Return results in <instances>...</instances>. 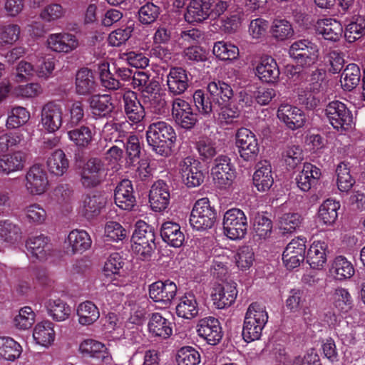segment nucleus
Returning a JSON list of instances; mask_svg holds the SVG:
<instances>
[{"label":"nucleus","mask_w":365,"mask_h":365,"mask_svg":"<svg viewBox=\"0 0 365 365\" xmlns=\"http://www.w3.org/2000/svg\"><path fill=\"white\" fill-rule=\"evenodd\" d=\"M289 53L297 63L290 70L292 78L296 77L294 80L306 81L309 75V68L316 63L318 58L317 46L309 40L297 41L291 45Z\"/></svg>","instance_id":"nucleus-1"},{"label":"nucleus","mask_w":365,"mask_h":365,"mask_svg":"<svg viewBox=\"0 0 365 365\" xmlns=\"http://www.w3.org/2000/svg\"><path fill=\"white\" fill-rule=\"evenodd\" d=\"M146 139L154 153L163 157H168L173 153L172 148L176 135L171 125L164 121H158L149 125L146 131Z\"/></svg>","instance_id":"nucleus-2"},{"label":"nucleus","mask_w":365,"mask_h":365,"mask_svg":"<svg viewBox=\"0 0 365 365\" xmlns=\"http://www.w3.org/2000/svg\"><path fill=\"white\" fill-rule=\"evenodd\" d=\"M228 7L229 3L222 0H191L184 17L190 24L201 23L210 17H220Z\"/></svg>","instance_id":"nucleus-3"},{"label":"nucleus","mask_w":365,"mask_h":365,"mask_svg":"<svg viewBox=\"0 0 365 365\" xmlns=\"http://www.w3.org/2000/svg\"><path fill=\"white\" fill-rule=\"evenodd\" d=\"M155 240L153 227L143 221L137 222L132 236V247L134 252L144 258L150 257L156 247Z\"/></svg>","instance_id":"nucleus-4"},{"label":"nucleus","mask_w":365,"mask_h":365,"mask_svg":"<svg viewBox=\"0 0 365 365\" xmlns=\"http://www.w3.org/2000/svg\"><path fill=\"white\" fill-rule=\"evenodd\" d=\"M216 221V212L207 198L198 200L190 216L191 226L197 230L211 228Z\"/></svg>","instance_id":"nucleus-5"},{"label":"nucleus","mask_w":365,"mask_h":365,"mask_svg":"<svg viewBox=\"0 0 365 365\" xmlns=\"http://www.w3.org/2000/svg\"><path fill=\"white\" fill-rule=\"evenodd\" d=\"M106 170L105 163L100 158H90L81 171V185L85 188L97 187L104 181Z\"/></svg>","instance_id":"nucleus-6"},{"label":"nucleus","mask_w":365,"mask_h":365,"mask_svg":"<svg viewBox=\"0 0 365 365\" xmlns=\"http://www.w3.org/2000/svg\"><path fill=\"white\" fill-rule=\"evenodd\" d=\"M224 234L231 240L243 238L247 230V217L239 209H231L224 215Z\"/></svg>","instance_id":"nucleus-7"},{"label":"nucleus","mask_w":365,"mask_h":365,"mask_svg":"<svg viewBox=\"0 0 365 365\" xmlns=\"http://www.w3.org/2000/svg\"><path fill=\"white\" fill-rule=\"evenodd\" d=\"M325 113L334 129L338 131L351 129L353 116L344 103L339 101H331L327 106Z\"/></svg>","instance_id":"nucleus-8"},{"label":"nucleus","mask_w":365,"mask_h":365,"mask_svg":"<svg viewBox=\"0 0 365 365\" xmlns=\"http://www.w3.org/2000/svg\"><path fill=\"white\" fill-rule=\"evenodd\" d=\"M235 137L240 157L246 161H255L259 153L256 135L250 130L241 128L237 130Z\"/></svg>","instance_id":"nucleus-9"},{"label":"nucleus","mask_w":365,"mask_h":365,"mask_svg":"<svg viewBox=\"0 0 365 365\" xmlns=\"http://www.w3.org/2000/svg\"><path fill=\"white\" fill-rule=\"evenodd\" d=\"M179 169L182 181L188 187H195L203 182L205 177L197 160L187 157L180 162Z\"/></svg>","instance_id":"nucleus-10"},{"label":"nucleus","mask_w":365,"mask_h":365,"mask_svg":"<svg viewBox=\"0 0 365 365\" xmlns=\"http://www.w3.org/2000/svg\"><path fill=\"white\" fill-rule=\"evenodd\" d=\"M237 295L236 283L233 282H222L216 284L212 292V299L218 309H224L231 306Z\"/></svg>","instance_id":"nucleus-11"},{"label":"nucleus","mask_w":365,"mask_h":365,"mask_svg":"<svg viewBox=\"0 0 365 365\" xmlns=\"http://www.w3.org/2000/svg\"><path fill=\"white\" fill-rule=\"evenodd\" d=\"M26 188L31 195H41L48 186L45 170L40 165H32L26 174Z\"/></svg>","instance_id":"nucleus-12"},{"label":"nucleus","mask_w":365,"mask_h":365,"mask_svg":"<svg viewBox=\"0 0 365 365\" xmlns=\"http://www.w3.org/2000/svg\"><path fill=\"white\" fill-rule=\"evenodd\" d=\"M215 165L212 169L213 180L219 186H229L235 178V170L232 168L230 159L225 155L217 157Z\"/></svg>","instance_id":"nucleus-13"},{"label":"nucleus","mask_w":365,"mask_h":365,"mask_svg":"<svg viewBox=\"0 0 365 365\" xmlns=\"http://www.w3.org/2000/svg\"><path fill=\"white\" fill-rule=\"evenodd\" d=\"M172 115L175 121L185 129H191L196 124L197 115L185 101L177 98L173 102Z\"/></svg>","instance_id":"nucleus-14"},{"label":"nucleus","mask_w":365,"mask_h":365,"mask_svg":"<svg viewBox=\"0 0 365 365\" xmlns=\"http://www.w3.org/2000/svg\"><path fill=\"white\" fill-rule=\"evenodd\" d=\"M63 121V110L61 106L50 101L46 103L41 109V123L43 128L49 132L58 130Z\"/></svg>","instance_id":"nucleus-15"},{"label":"nucleus","mask_w":365,"mask_h":365,"mask_svg":"<svg viewBox=\"0 0 365 365\" xmlns=\"http://www.w3.org/2000/svg\"><path fill=\"white\" fill-rule=\"evenodd\" d=\"M306 240L302 238L292 240L286 247L282 259L287 269H292L299 266L304 259Z\"/></svg>","instance_id":"nucleus-16"},{"label":"nucleus","mask_w":365,"mask_h":365,"mask_svg":"<svg viewBox=\"0 0 365 365\" xmlns=\"http://www.w3.org/2000/svg\"><path fill=\"white\" fill-rule=\"evenodd\" d=\"M177 292L176 284L168 280L158 281L149 286V296L155 302L167 306L170 304Z\"/></svg>","instance_id":"nucleus-17"},{"label":"nucleus","mask_w":365,"mask_h":365,"mask_svg":"<svg viewBox=\"0 0 365 365\" xmlns=\"http://www.w3.org/2000/svg\"><path fill=\"white\" fill-rule=\"evenodd\" d=\"M198 335L209 344L215 345L222 339V329L217 319L212 317L200 319L197 324Z\"/></svg>","instance_id":"nucleus-18"},{"label":"nucleus","mask_w":365,"mask_h":365,"mask_svg":"<svg viewBox=\"0 0 365 365\" xmlns=\"http://www.w3.org/2000/svg\"><path fill=\"white\" fill-rule=\"evenodd\" d=\"M170 197L168 185L163 180L155 182L149 193V202L152 210L155 212L165 210L169 205Z\"/></svg>","instance_id":"nucleus-19"},{"label":"nucleus","mask_w":365,"mask_h":365,"mask_svg":"<svg viewBox=\"0 0 365 365\" xmlns=\"http://www.w3.org/2000/svg\"><path fill=\"white\" fill-rule=\"evenodd\" d=\"M133 72L129 68L118 67L115 68L114 73L109 69H103L101 71L100 78L102 85L109 90H118L122 86L120 81L115 78L116 76L121 81H128L133 79Z\"/></svg>","instance_id":"nucleus-20"},{"label":"nucleus","mask_w":365,"mask_h":365,"mask_svg":"<svg viewBox=\"0 0 365 365\" xmlns=\"http://www.w3.org/2000/svg\"><path fill=\"white\" fill-rule=\"evenodd\" d=\"M277 117L292 130L303 127L306 122L305 115L302 110L287 104L279 107Z\"/></svg>","instance_id":"nucleus-21"},{"label":"nucleus","mask_w":365,"mask_h":365,"mask_svg":"<svg viewBox=\"0 0 365 365\" xmlns=\"http://www.w3.org/2000/svg\"><path fill=\"white\" fill-rule=\"evenodd\" d=\"M124 112L127 118L133 123L143 120L145 116L144 107L140 103L137 93L132 91H127L123 96Z\"/></svg>","instance_id":"nucleus-22"},{"label":"nucleus","mask_w":365,"mask_h":365,"mask_svg":"<svg viewBox=\"0 0 365 365\" xmlns=\"http://www.w3.org/2000/svg\"><path fill=\"white\" fill-rule=\"evenodd\" d=\"M256 73L259 78L267 83H277L279 78L280 71L277 61L271 56L261 58L256 67Z\"/></svg>","instance_id":"nucleus-23"},{"label":"nucleus","mask_w":365,"mask_h":365,"mask_svg":"<svg viewBox=\"0 0 365 365\" xmlns=\"http://www.w3.org/2000/svg\"><path fill=\"white\" fill-rule=\"evenodd\" d=\"M49 48L55 52L69 53L78 46L76 37L68 33L51 34L47 39Z\"/></svg>","instance_id":"nucleus-24"},{"label":"nucleus","mask_w":365,"mask_h":365,"mask_svg":"<svg viewBox=\"0 0 365 365\" xmlns=\"http://www.w3.org/2000/svg\"><path fill=\"white\" fill-rule=\"evenodd\" d=\"M114 199L115 204L123 210H131L135 205L133 188L131 181L123 180L115 190Z\"/></svg>","instance_id":"nucleus-25"},{"label":"nucleus","mask_w":365,"mask_h":365,"mask_svg":"<svg viewBox=\"0 0 365 365\" xmlns=\"http://www.w3.org/2000/svg\"><path fill=\"white\" fill-rule=\"evenodd\" d=\"M256 171L253 175V184L258 191L265 192L272 187L274 179L272 167L267 160L259 161L256 164Z\"/></svg>","instance_id":"nucleus-26"},{"label":"nucleus","mask_w":365,"mask_h":365,"mask_svg":"<svg viewBox=\"0 0 365 365\" xmlns=\"http://www.w3.org/2000/svg\"><path fill=\"white\" fill-rule=\"evenodd\" d=\"M28 155L18 150L0 156V173L9 175L11 173L22 170L25 166Z\"/></svg>","instance_id":"nucleus-27"},{"label":"nucleus","mask_w":365,"mask_h":365,"mask_svg":"<svg viewBox=\"0 0 365 365\" xmlns=\"http://www.w3.org/2000/svg\"><path fill=\"white\" fill-rule=\"evenodd\" d=\"M188 76L186 70L181 67L170 69L167 76L168 91L173 95L182 94L188 88Z\"/></svg>","instance_id":"nucleus-28"},{"label":"nucleus","mask_w":365,"mask_h":365,"mask_svg":"<svg viewBox=\"0 0 365 365\" xmlns=\"http://www.w3.org/2000/svg\"><path fill=\"white\" fill-rule=\"evenodd\" d=\"M97 88L98 83L91 70L83 68L78 71L76 75V91L78 95L91 96L96 92Z\"/></svg>","instance_id":"nucleus-29"},{"label":"nucleus","mask_w":365,"mask_h":365,"mask_svg":"<svg viewBox=\"0 0 365 365\" xmlns=\"http://www.w3.org/2000/svg\"><path fill=\"white\" fill-rule=\"evenodd\" d=\"M148 327L149 333L153 337L166 339L172 335L171 322L159 313L152 314Z\"/></svg>","instance_id":"nucleus-30"},{"label":"nucleus","mask_w":365,"mask_h":365,"mask_svg":"<svg viewBox=\"0 0 365 365\" xmlns=\"http://www.w3.org/2000/svg\"><path fill=\"white\" fill-rule=\"evenodd\" d=\"M87 101L92 113L99 117H105L111 113L115 109V106L110 95L93 94Z\"/></svg>","instance_id":"nucleus-31"},{"label":"nucleus","mask_w":365,"mask_h":365,"mask_svg":"<svg viewBox=\"0 0 365 365\" xmlns=\"http://www.w3.org/2000/svg\"><path fill=\"white\" fill-rule=\"evenodd\" d=\"M79 350L83 356L96 358L103 362L110 359L106 346L94 339H86L82 341Z\"/></svg>","instance_id":"nucleus-32"},{"label":"nucleus","mask_w":365,"mask_h":365,"mask_svg":"<svg viewBox=\"0 0 365 365\" xmlns=\"http://www.w3.org/2000/svg\"><path fill=\"white\" fill-rule=\"evenodd\" d=\"M160 235L163 240L174 247H180L185 240L180 226L173 222H165L162 225Z\"/></svg>","instance_id":"nucleus-33"},{"label":"nucleus","mask_w":365,"mask_h":365,"mask_svg":"<svg viewBox=\"0 0 365 365\" xmlns=\"http://www.w3.org/2000/svg\"><path fill=\"white\" fill-rule=\"evenodd\" d=\"M317 24V31L326 40L336 42L341 38L343 26L339 21L332 19H319Z\"/></svg>","instance_id":"nucleus-34"},{"label":"nucleus","mask_w":365,"mask_h":365,"mask_svg":"<svg viewBox=\"0 0 365 365\" xmlns=\"http://www.w3.org/2000/svg\"><path fill=\"white\" fill-rule=\"evenodd\" d=\"M327 245L324 242H314L307 254V262L314 269H321L327 262Z\"/></svg>","instance_id":"nucleus-35"},{"label":"nucleus","mask_w":365,"mask_h":365,"mask_svg":"<svg viewBox=\"0 0 365 365\" xmlns=\"http://www.w3.org/2000/svg\"><path fill=\"white\" fill-rule=\"evenodd\" d=\"M207 89L212 101L219 104L225 103L233 97V91L230 85L222 81L209 83Z\"/></svg>","instance_id":"nucleus-36"},{"label":"nucleus","mask_w":365,"mask_h":365,"mask_svg":"<svg viewBox=\"0 0 365 365\" xmlns=\"http://www.w3.org/2000/svg\"><path fill=\"white\" fill-rule=\"evenodd\" d=\"M198 305L196 298L192 293H186L182 296L176 307V313L178 317L187 319L195 317L198 314Z\"/></svg>","instance_id":"nucleus-37"},{"label":"nucleus","mask_w":365,"mask_h":365,"mask_svg":"<svg viewBox=\"0 0 365 365\" xmlns=\"http://www.w3.org/2000/svg\"><path fill=\"white\" fill-rule=\"evenodd\" d=\"M106 201L101 195H88L83 202L82 214L90 220L100 215Z\"/></svg>","instance_id":"nucleus-38"},{"label":"nucleus","mask_w":365,"mask_h":365,"mask_svg":"<svg viewBox=\"0 0 365 365\" xmlns=\"http://www.w3.org/2000/svg\"><path fill=\"white\" fill-rule=\"evenodd\" d=\"M78 322L81 325L93 324L100 317L98 308L91 301L81 303L77 308Z\"/></svg>","instance_id":"nucleus-39"},{"label":"nucleus","mask_w":365,"mask_h":365,"mask_svg":"<svg viewBox=\"0 0 365 365\" xmlns=\"http://www.w3.org/2000/svg\"><path fill=\"white\" fill-rule=\"evenodd\" d=\"M69 139L79 149L88 148L93 141V133L90 127L81 125L68 132Z\"/></svg>","instance_id":"nucleus-40"},{"label":"nucleus","mask_w":365,"mask_h":365,"mask_svg":"<svg viewBox=\"0 0 365 365\" xmlns=\"http://www.w3.org/2000/svg\"><path fill=\"white\" fill-rule=\"evenodd\" d=\"M361 79V71L355 63H349L343 71L340 83L344 91H351L359 83Z\"/></svg>","instance_id":"nucleus-41"},{"label":"nucleus","mask_w":365,"mask_h":365,"mask_svg":"<svg viewBox=\"0 0 365 365\" xmlns=\"http://www.w3.org/2000/svg\"><path fill=\"white\" fill-rule=\"evenodd\" d=\"M49 172L56 176H62L68 168V160L63 150H55L46 162Z\"/></svg>","instance_id":"nucleus-42"},{"label":"nucleus","mask_w":365,"mask_h":365,"mask_svg":"<svg viewBox=\"0 0 365 365\" xmlns=\"http://www.w3.org/2000/svg\"><path fill=\"white\" fill-rule=\"evenodd\" d=\"M125 149V167L130 168L135 165V162L140 158L141 154V145L138 137L130 135L124 143Z\"/></svg>","instance_id":"nucleus-43"},{"label":"nucleus","mask_w":365,"mask_h":365,"mask_svg":"<svg viewBox=\"0 0 365 365\" xmlns=\"http://www.w3.org/2000/svg\"><path fill=\"white\" fill-rule=\"evenodd\" d=\"M331 273L338 280L351 278L354 274L352 264L343 256L336 257L332 262Z\"/></svg>","instance_id":"nucleus-44"},{"label":"nucleus","mask_w":365,"mask_h":365,"mask_svg":"<svg viewBox=\"0 0 365 365\" xmlns=\"http://www.w3.org/2000/svg\"><path fill=\"white\" fill-rule=\"evenodd\" d=\"M68 240L71 247L73 254L83 252L91 245V240L88 234L84 230H74L68 237Z\"/></svg>","instance_id":"nucleus-45"},{"label":"nucleus","mask_w":365,"mask_h":365,"mask_svg":"<svg viewBox=\"0 0 365 365\" xmlns=\"http://www.w3.org/2000/svg\"><path fill=\"white\" fill-rule=\"evenodd\" d=\"M33 336L37 344L45 346L50 345L55 337L53 324L47 321L36 324Z\"/></svg>","instance_id":"nucleus-46"},{"label":"nucleus","mask_w":365,"mask_h":365,"mask_svg":"<svg viewBox=\"0 0 365 365\" xmlns=\"http://www.w3.org/2000/svg\"><path fill=\"white\" fill-rule=\"evenodd\" d=\"M272 36L278 41L291 38L294 35L292 24L286 19H274L270 28Z\"/></svg>","instance_id":"nucleus-47"},{"label":"nucleus","mask_w":365,"mask_h":365,"mask_svg":"<svg viewBox=\"0 0 365 365\" xmlns=\"http://www.w3.org/2000/svg\"><path fill=\"white\" fill-rule=\"evenodd\" d=\"M46 307L50 316L56 322L67 319L71 312V307L61 299H49Z\"/></svg>","instance_id":"nucleus-48"},{"label":"nucleus","mask_w":365,"mask_h":365,"mask_svg":"<svg viewBox=\"0 0 365 365\" xmlns=\"http://www.w3.org/2000/svg\"><path fill=\"white\" fill-rule=\"evenodd\" d=\"M26 246L33 256L41 260L46 259V252L49 250L48 240L43 235L29 238Z\"/></svg>","instance_id":"nucleus-49"},{"label":"nucleus","mask_w":365,"mask_h":365,"mask_svg":"<svg viewBox=\"0 0 365 365\" xmlns=\"http://www.w3.org/2000/svg\"><path fill=\"white\" fill-rule=\"evenodd\" d=\"M21 354V346L10 337L0 336V357L14 361Z\"/></svg>","instance_id":"nucleus-50"},{"label":"nucleus","mask_w":365,"mask_h":365,"mask_svg":"<svg viewBox=\"0 0 365 365\" xmlns=\"http://www.w3.org/2000/svg\"><path fill=\"white\" fill-rule=\"evenodd\" d=\"M340 204L333 200L327 199L321 205L319 209V217L325 225H332L338 217V210Z\"/></svg>","instance_id":"nucleus-51"},{"label":"nucleus","mask_w":365,"mask_h":365,"mask_svg":"<svg viewBox=\"0 0 365 365\" xmlns=\"http://www.w3.org/2000/svg\"><path fill=\"white\" fill-rule=\"evenodd\" d=\"M160 8L152 2H147L138 11V19L143 25H150L156 21Z\"/></svg>","instance_id":"nucleus-52"},{"label":"nucleus","mask_w":365,"mask_h":365,"mask_svg":"<svg viewBox=\"0 0 365 365\" xmlns=\"http://www.w3.org/2000/svg\"><path fill=\"white\" fill-rule=\"evenodd\" d=\"M213 53L222 61H232L239 56V49L233 44L218 41L214 44Z\"/></svg>","instance_id":"nucleus-53"},{"label":"nucleus","mask_w":365,"mask_h":365,"mask_svg":"<svg viewBox=\"0 0 365 365\" xmlns=\"http://www.w3.org/2000/svg\"><path fill=\"white\" fill-rule=\"evenodd\" d=\"M0 237L6 242L14 244L21 237V229L9 220L0 221Z\"/></svg>","instance_id":"nucleus-54"},{"label":"nucleus","mask_w":365,"mask_h":365,"mask_svg":"<svg viewBox=\"0 0 365 365\" xmlns=\"http://www.w3.org/2000/svg\"><path fill=\"white\" fill-rule=\"evenodd\" d=\"M135 29V21H128L125 29H118L112 31L108 36V41L113 46H120L127 41Z\"/></svg>","instance_id":"nucleus-55"},{"label":"nucleus","mask_w":365,"mask_h":365,"mask_svg":"<svg viewBox=\"0 0 365 365\" xmlns=\"http://www.w3.org/2000/svg\"><path fill=\"white\" fill-rule=\"evenodd\" d=\"M365 35V19L362 16L356 18L355 21L349 24L344 31L346 40L352 43Z\"/></svg>","instance_id":"nucleus-56"},{"label":"nucleus","mask_w":365,"mask_h":365,"mask_svg":"<svg viewBox=\"0 0 365 365\" xmlns=\"http://www.w3.org/2000/svg\"><path fill=\"white\" fill-rule=\"evenodd\" d=\"M337 175L338 188L342 192L349 190L355 182V180L350 175L347 165L344 162L340 163L336 169Z\"/></svg>","instance_id":"nucleus-57"},{"label":"nucleus","mask_w":365,"mask_h":365,"mask_svg":"<svg viewBox=\"0 0 365 365\" xmlns=\"http://www.w3.org/2000/svg\"><path fill=\"white\" fill-rule=\"evenodd\" d=\"M66 9L60 4L53 3L46 6L40 12V18L46 22L56 21L65 16Z\"/></svg>","instance_id":"nucleus-58"},{"label":"nucleus","mask_w":365,"mask_h":365,"mask_svg":"<svg viewBox=\"0 0 365 365\" xmlns=\"http://www.w3.org/2000/svg\"><path fill=\"white\" fill-rule=\"evenodd\" d=\"M245 319L264 326L268 319V314L264 307L257 302H253L249 306Z\"/></svg>","instance_id":"nucleus-59"},{"label":"nucleus","mask_w":365,"mask_h":365,"mask_svg":"<svg viewBox=\"0 0 365 365\" xmlns=\"http://www.w3.org/2000/svg\"><path fill=\"white\" fill-rule=\"evenodd\" d=\"M334 304L336 308L346 313L351 309L353 302L349 292L344 288H337L334 293Z\"/></svg>","instance_id":"nucleus-60"},{"label":"nucleus","mask_w":365,"mask_h":365,"mask_svg":"<svg viewBox=\"0 0 365 365\" xmlns=\"http://www.w3.org/2000/svg\"><path fill=\"white\" fill-rule=\"evenodd\" d=\"M178 365H197L200 363V354L191 346L181 348L176 358Z\"/></svg>","instance_id":"nucleus-61"},{"label":"nucleus","mask_w":365,"mask_h":365,"mask_svg":"<svg viewBox=\"0 0 365 365\" xmlns=\"http://www.w3.org/2000/svg\"><path fill=\"white\" fill-rule=\"evenodd\" d=\"M282 155L289 169H294L304 159L303 150L298 145L287 147Z\"/></svg>","instance_id":"nucleus-62"},{"label":"nucleus","mask_w":365,"mask_h":365,"mask_svg":"<svg viewBox=\"0 0 365 365\" xmlns=\"http://www.w3.org/2000/svg\"><path fill=\"white\" fill-rule=\"evenodd\" d=\"M254 231L259 239L269 237L272 230V222L271 220L263 215H258L255 218L253 225Z\"/></svg>","instance_id":"nucleus-63"},{"label":"nucleus","mask_w":365,"mask_h":365,"mask_svg":"<svg viewBox=\"0 0 365 365\" xmlns=\"http://www.w3.org/2000/svg\"><path fill=\"white\" fill-rule=\"evenodd\" d=\"M14 325L20 329H28L35 322V314L29 307L19 310V314L14 318Z\"/></svg>","instance_id":"nucleus-64"}]
</instances>
